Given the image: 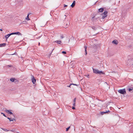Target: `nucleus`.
Masks as SVG:
<instances>
[{
	"mask_svg": "<svg viewBox=\"0 0 133 133\" xmlns=\"http://www.w3.org/2000/svg\"><path fill=\"white\" fill-rule=\"evenodd\" d=\"M93 72L96 74H104V73L102 71H99L97 69H94L93 68H92Z\"/></svg>",
	"mask_w": 133,
	"mask_h": 133,
	"instance_id": "f257e3e1",
	"label": "nucleus"
},
{
	"mask_svg": "<svg viewBox=\"0 0 133 133\" xmlns=\"http://www.w3.org/2000/svg\"><path fill=\"white\" fill-rule=\"evenodd\" d=\"M118 92L122 94H126V91L125 89H120L118 91Z\"/></svg>",
	"mask_w": 133,
	"mask_h": 133,
	"instance_id": "f03ea898",
	"label": "nucleus"
},
{
	"mask_svg": "<svg viewBox=\"0 0 133 133\" xmlns=\"http://www.w3.org/2000/svg\"><path fill=\"white\" fill-rule=\"evenodd\" d=\"M108 13V12L107 11H105L104 13L102 14H101L102 15H104V16H103L102 17V19H104L107 16Z\"/></svg>",
	"mask_w": 133,
	"mask_h": 133,
	"instance_id": "7ed1b4c3",
	"label": "nucleus"
},
{
	"mask_svg": "<svg viewBox=\"0 0 133 133\" xmlns=\"http://www.w3.org/2000/svg\"><path fill=\"white\" fill-rule=\"evenodd\" d=\"M53 43H56L58 44H61V43H62V42L61 41L57 40V41H54L53 42Z\"/></svg>",
	"mask_w": 133,
	"mask_h": 133,
	"instance_id": "20e7f679",
	"label": "nucleus"
},
{
	"mask_svg": "<svg viewBox=\"0 0 133 133\" xmlns=\"http://www.w3.org/2000/svg\"><path fill=\"white\" fill-rule=\"evenodd\" d=\"M11 110H5V111L8 114L10 115H12L13 113L10 111Z\"/></svg>",
	"mask_w": 133,
	"mask_h": 133,
	"instance_id": "39448f33",
	"label": "nucleus"
},
{
	"mask_svg": "<svg viewBox=\"0 0 133 133\" xmlns=\"http://www.w3.org/2000/svg\"><path fill=\"white\" fill-rule=\"evenodd\" d=\"M31 80L33 84H35L36 82V79L34 78V77L33 76H32V78L31 79Z\"/></svg>",
	"mask_w": 133,
	"mask_h": 133,
	"instance_id": "423d86ee",
	"label": "nucleus"
},
{
	"mask_svg": "<svg viewBox=\"0 0 133 133\" xmlns=\"http://www.w3.org/2000/svg\"><path fill=\"white\" fill-rule=\"evenodd\" d=\"M76 2L75 1H73V3L71 5V6L72 8H73L75 6V5Z\"/></svg>",
	"mask_w": 133,
	"mask_h": 133,
	"instance_id": "0eeeda50",
	"label": "nucleus"
},
{
	"mask_svg": "<svg viewBox=\"0 0 133 133\" xmlns=\"http://www.w3.org/2000/svg\"><path fill=\"white\" fill-rule=\"evenodd\" d=\"M112 43L115 44H118V42L116 40H114L112 42Z\"/></svg>",
	"mask_w": 133,
	"mask_h": 133,
	"instance_id": "6e6552de",
	"label": "nucleus"
},
{
	"mask_svg": "<svg viewBox=\"0 0 133 133\" xmlns=\"http://www.w3.org/2000/svg\"><path fill=\"white\" fill-rule=\"evenodd\" d=\"M6 45L5 43H3L0 44V47H3L5 46Z\"/></svg>",
	"mask_w": 133,
	"mask_h": 133,
	"instance_id": "1a4fd4ad",
	"label": "nucleus"
},
{
	"mask_svg": "<svg viewBox=\"0 0 133 133\" xmlns=\"http://www.w3.org/2000/svg\"><path fill=\"white\" fill-rule=\"evenodd\" d=\"M99 12H102L104 11V8H101L98 9Z\"/></svg>",
	"mask_w": 133,
	"mask_h": 133,
	"instance_id": "9d476101",
	"label": "nucleus"
},
{
	"mask_svg": "<svg viewBox=\"0 0 133 133\" xmlns=\"http://www.w3.org/2000/svg\"><path fill=\"white\" fill-rule=\"evenodd\" d=\"M30 14L29 13L28 14L27 16L25 18V19L28 21H29L30 20V19L29 18V15Z\"/></svg>",
	"mask_w": 133,
	"mask_h": 133,
	"instance_id": "9b49d317",
	"label": "nucleus"
},
{
	"mask_svg": "<svg viewBox=\"0 0 133 133\" xmlns=\"http://www.w3.org/2000/svg\"><path fill=\"white\" fill-rule=\"evenodd\" d=\"M10 36V35L9 34H8L7 35H6L5 36V37L6 39L7 40V39Z\"/></svg>",
	"mask_w": 133,
	"mask_h": 133,
	"instance_id": "f8f14e48",
	"label": "nucleus"
},
{
	"mask_svg": "<svg viewBox=\"0 0 133 133\" xmlns=\"http://www.w3.org/2000/svg\"><path fill=\"white\" fill-rule=\"evenodd\" d=\"M100 44H95L94 45V46H96V48H98L100 46Z\"/></svg>",
	"mask_w": 133,
	"mask_h": 133,
	"instance_id": "ddd939ff",
	"label": "nucleus"
},
{
	"mask_svg": "<svg viewBox=\"0 0 133 133\" xmlns=\"http://www.w3.org/2000/svg\"><path fill=\"white\" fill-rule=\"evenodd\" d=\"M7 118L10 121H13L14 120H15V119L14 118H13L12 119H11V118H9V117H8Z\"/></svg>",
	"mask_w": 133,
	"mask_h": 133,
	"instance_id": "4468645a",
	"label": "nucleus"
},
{
	"mask_svg": "<svg viewBox=\"0 0 133 133\" xmlns=\"http://www.w3.org/2000/svg\"><path fill=\"white\" fill-rule=\"evenodd\" d=\"M15 34H17L18 35H21V34L19 32H14Z\"/></svg>",
	"mask_w": 133,
	"mask_h": 133,
	"instance_id": "2eb2a0df",
	"label": "nucleus"
},
{
	"mask_svg": "<svg viewBox=\"0 0 133 133\" xmlns=\"http://www.w3.org/2000/svg\"><path fill=\"white\" fill-rule=\"evenodd\" d=\"M1 129H2L4 131H6V132L8 131L9 130H7V129H4V128H1Z\"/></svg>",
	"mask_w": 133,
	"mask_h": 133,
	"instance_id": "dca6fc26",
	"label": "nucleus"
},
{
	"mask_svg": "<svg viewBox=\"0 0 133 133\" xmlns=\"http://www.w3.org/2000/svg\"><path fill=\"white\" fill-rule=\"evenodd\" d=\"M84 48H85V55H86L87 54V46H84Z\"/></svg>",
	"mask_w": 133,
	"mask_h": 133,
	"instance_id": "f3484780",
	"label": "nucleus"
},
{
	"mask_svg": "<svg viewBox=\"0 0 133 133\" xmlns=\"http://www.w3.org/2000/svg\"><path fill=\"white\" fill-rule=\"evenodd\" d=\"M15 79L14 78H12L10 79V81L12 82H14V81Z\"/></svg>",
	"mask_w": 133,
	"mask_h": 133,
	"instance_id": "a211bd4d",
	"label": "nucleus"
},
{
	"mask_svg": "<svg viewBox=\"0 0 133 133\" xmlns=\"http://www.w3.org/2000/svg\"><path fill=\"white\" fill-rule=\"evenodd\" d=\"M91 27L94 30H96L97 29L96 28L95 26H92Z\"/></svg>",
	"mask_w": 133,
	"mask_h": 133,
	"instance_id": "6ab92c4d",
	"label": "nucleus"
},
{
	"mask_svg": "<svg viewBox=\"0 0 133 133\" xmlns=\"http://www.w3.org/2000/svg\"><path fill=\"white\" fill-rule=\"evenodd\" d=\"M108 111L109 112L110 111H109L108 110V111H106L105 112H101L102 114L103 115V114H104V113H107V112Z\"/></svg>",
	"mask_w": 133,
	"mask_h": 133,
	"instance_id": "aec40b11",
	"label": "nucleus"
},
{
	"mask_svg": "<svg viewBox=\"0 0 133 133\" xmlns=\"http://www.w3.org/2000/svg\"><path fill=\"white\" fill-rule=\"evenodd\" d=\"M70 128V127H69L68 128H66V131H68Z\"/></svg>",
	"mask_w": 133,
	"mask_h": 133,
	"instance_id": "412c9836",
	"label": "nucleus"
},
{
	"mask_svg": "<svg viewBox=\"0 0 133 133\" xmlns=\"http://www.w3.org/2000/svg\"><path fill=\"white\" fill-rule=\"evenodd\" d=\"M64 37V36H63V35H61V39H62Z\"/></svg>",
	"mask_w": 133,
	"mask_h": 133,
	"instance_id": "4be33fe9",
	"label": "nucleus"
},
{
	"mask_svg": "<svg viewBox=\"0 0 133 133\" xmlns=\"http://www.w3.org/2000/svg\"><path fill=\"white\" fill-rule=\"evenodd\" d=\"M76 98H75L73 100V102H76Z\"/></svg>",
	"mask_w": 133,
	"mask_h": 133,
	"instance_id": "5701e85b",
	"label": "nucleus"
},
{
	"mask_svg": "<svg viewBox=\"0 0 133 133\" xmlns=\"http://www.w3.org/2000/svg\"><path fill=\"white\" fill-rule=\"evenodd\" d=\"M62 53L63 54H66V52L65 51H63L62 52Z\"/></svg>",
	"mask_w": 133,
	"mask_h": 133,
	"instance_id": "b1692460",
	"label": "nucleus"
},
{
	"mask_svg": "<svg viewBox=\"0 0 133 133\" xmlns=\"http://www.w3.org/2000/svg\"><path fill=\"white\" fill-rule=\"evenodd\" d=\"M9 34H10V35L11 36V35L15 34H14V32H13V33H11Z\"/></svg>",
	"mask_w": 133,
	"mask_h": 133,
	"instance_id": "393cba45",
	"label": "nucleus"
},
{
	"mask_svg": "<svg viewBox=\"0 0 133 133\" xmlns=\"http://www.w3.org/2000/svg\"><path fill=\"white\" fill-rule=\"evenodd\" d=\"M1 114H3V115L5 117H6V116H5V114H4V113H1Z\"/></svg>",
	"mask_w": 133,
	"mask_h": 133,
	"instance_id": "a878e982",
	"label": "nucleus"
},
{
	"mask_svg": "<svg viewBox=\"0 0 133 133\" xmlns=\"http://www.w3.org/2000/svg\"><path fill=\"white\" fill-rule=\"evenodd\" d=\"M73 105L74 106H75V102H73Z\"/></svg>",
	"mask_w": 133,
	"mask_h": 133,
	"instance_id": "bb28decb",
	"label": "nucleus"
},
{
	"mask_svg": "<svg viewBox=\"0 0 133 133\" xmlns=\"http://www.w3.org/2000/svg\"><path fill=\"white\" fill-rule=\"evenodd\" d=\"M67 6V5H65V4H64V7H66V6Z\"/></svg>",
	"mask_w": 133,
	"mask_h": 133,
	"instance_id": "cd10ccee",
	"label": "nucleus"
},
{
	"mask_svg": "<svg viewBox=\"0 0 133 133\" xmlns=\"http://www.w3.org/2000/svg\"><path fill=\"white\" fill-rule=\"evenodd\" d=\"M72 85V84H71L68 87H70V86L71 85Z\"/></svg>",
	"mask_w": 133,
	"mask_h": 133,
	"instance_id": "c85d7f7f",
	"label": "nucleus"
},
{
	"mask_svg": "<svg viewBox=\"0 0 133 133\" xmlns=\"http://www.w3.org/2000/svg\"><path fill=\"white\" fill-rule=\"evenodd\" d=\"M72 85H76V86H77V84H73V83H72Z\"/></svg>",
	"mask_w": 133,
	"mask_h": 133,
	"instance_id": "c756f323",
	"label": "nucleus"
},
{
	"mask_svg": "<svg viewBox=\"0 0 133 133\" xmlns=\"http://www.w3.org/2000/svg\"><path fill=\"white\" fill-rule=\"evenodd\" d=\"M72 109H75V108L74 107H72Z\"/></svg>",
	"mask_w": 133,
	"mask_h": 133,
	"instance_id": "7c9ffc66",
	"label": "nucleus"
},
{
	"mask_svg": "<svg viewBox=\"0 0 133 133\" xmlns=\"http://www.w3.org/2000/svg\"><path fill=\"white\" fill-rule=\"evenodd\" d=\"M40 37H38L37 38L38 39H39L40 38Z\"/></svg>",
	"mask_w": 133,
	"mask_h": 133,
	"instance_id": "2f4dec72",
	"label": "nucleus"
},
{
	"mask_svg": "<svg viewBox=\"0 0 133 133\" xmlns=\"http://www.w3.org/2000/svg\"><path fill=\"white\" fill-rule=\"evenodd\" d=\"M54 49H53V50H52V52H51V54H50V55H51V53H52V51H53L54 50Z\"/></svg>",
	"mask_w": 133,
	"mask_h": 133,
	"instance_id": "473e14b6",
	"label": "nucleus"
},
{
	"mask_svg": "<svg viewBox=\"0 0 133 133\" xmlns=\"http://www.w3.org/2000/svg\"><path fill=\"white\" fill-rule=\"evenodd\" d=\"M0 30L1 31H2V29H0Z\"/></svg>",
	"mask_w": 133,
	"mask_h": 133,
	"instance_id": "72a5a7b5",
	"label": "nucleus"
},
{
	"mask_svg": "<svg viewBox=\"0 0 133 133\" xmlns=\"http://www.w3.org/2000/svg\"><path fill=\"white\" fill-rule=\"evenodd\" d=\"M94 18V17H93L92 18V19H93V18Z\"/></svg>",
	"mask_w": 133,
	"mask_h": 133,
	"instance_id": "f704fd0d",
	"label": "nucleus"
},
{
	"mask_svg": "<svg viewBox=\"0 0 133 133\" xmlns=\"http://www.w3.org/2000/svg\"><path fill=\"white\" fill-rule=\"evenodd\" d=\"M39 44H39H40V43H39V44Z\"/></svg>",
	"mask_w": 133,
	"mask_h": 133,
	"instance_id": "c9c22d12",
	"label": "nucleus"
}]
</instances>
